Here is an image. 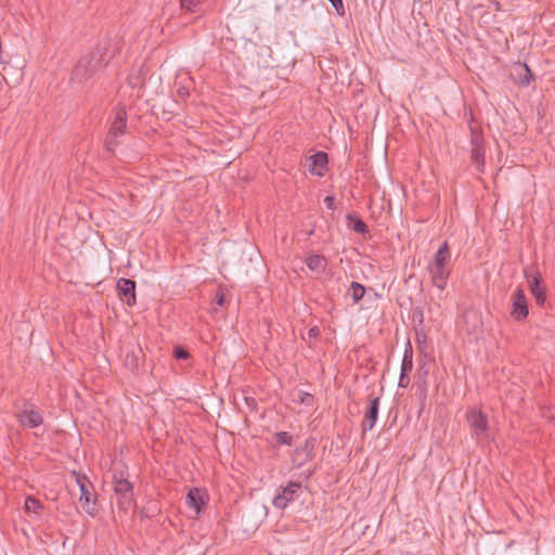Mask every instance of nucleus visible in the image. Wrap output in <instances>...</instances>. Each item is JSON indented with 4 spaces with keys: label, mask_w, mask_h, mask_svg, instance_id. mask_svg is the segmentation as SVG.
I'll list each match as a JSON object with an SVG mask.
<instances>
[{
    "label": "nucleus",
    "mask_w": 555,
    "mask_h": 555,
    "mask_svg": "<svg viewBox=\"0 0 555 555\" xmlns=\"http://www.w3.org/2000/svg\"><path fill=\"white\" fill-rule=\"evenodd\" d=\"M324 204L327 209H334L335 208V197L333 195L325 196Z\"/></svg>",
    "instance_id": "72a5a7b5"
},
{
    "label": "nucleus",
    "mask_w": 555,
    "mask_h": 555,
    "mask_svg": "<svg viewBox=\"0 0 555 555\" xmlns=\"http://www.w3.org/2000/svg\"><path fill=\"white\" fill-rule=\"evenodd\" d=\"M114 492L117 500V506L120 511L127 513L133 505V485L126 478L122 473L113 476Z\"/></svg>",
    "instance_id": "7ed1b4c3"
},
{
    "label": "nucleus",
    "mask_w": 555,
    "mask_h": 555,
    "mask_svg": "<svg viewBox=\"0 0 555 555\" xmlns=\"http://www.w3.org/2000/svg\"><path fill=\"white\" fill-rule=\"evenodd\" d=\"M299 400L305 405H312L314 399H313V396L311 393L306 392V391H300L299 392Z\"/></svg>",
    "instance_id": "cd10ccee"
},
{
    "label": "nucleus",
    "mask_w": 555,
    "mask_h": 555,
    "mask_svg": "<svg viewBox=\"0 0 555 555\" xmlns=\"http://www.w3.org/2000/svg\"><path fill=\"white\" fill-rule=\"evenodd\" d=\"M315 470H317L315 467L312 469H308L307 472L300 474V477H302L305 480H308L314 475Z\"/></svg>",
    "instance_id": "e433bc0d"
},
{
    "label": "nucleus",
    "mask_w": 555,
    "mask_h": 555,
    "mask_svg": "<svg viewBox=\"0 0 555 555\" xmlns=\"http://www.w3.org/2000/svg\"><path fill=\"white\" fill-rule=\"evenodd\" d=\"M427 271L430 274L431 283L434 286L443 291L447 286L450 276V267H438L427 264Z\"/></svg>",
    "instance_id": "ddd939ff"
},
{
    "label": "nucleus",
    "mask_w": 555,
    "mask_h": 555,
    "mask_svg": "<svg viewBox=\"0 0 555 555\" xmlns=\"http://www.w3.org/2000/svg\"><path fill=\"white\" fill-rule=\"evenodd\" d=\"M14 415L18 423L26 428H37L43 423L42 415L31 403H24L23 408L17 409Z\"/></svg>",
    "instance_id": "423d86ee"
},
{
    "label": "nucleus",
    "mask_w": 555,
    "mask_h": 555,
    "mask_svg": "<svg viewBox=\"0 0 555 555\" xmlns=\"http://www.w3.org/2000/svg\"><path fill=\"white\" fill-rule=\"evenodd\" d=\"M153 509L151 507H142L138 511V515L141 519L151 518Z\"/></svg>",
    "instance_id": "c756f323"
},
{
    "label": "nucleus",
    "mask_w": 555,
    "mask_h": 555,
    "mask_svg": "<svg viewBox=\"0 0 555 555\" xmlns=\"http://www.w3.org/2000/svg\"><path fill=\"white\" fill-rule=\"evenodd\" d=\"M73 476H75V480L80 490L79 502L81 504L82 509L91 517H94L98 509V496L92 493L93 486L89 480L88 476L76 470H73Z\"/></svg>",
    "instance_id": "f03ea898"
},
{
    "label": "nucleus",
    "mask_w": 555,
    "mask_h": 555,
    "mask_svg": "<svg viewBox=\"0 0 555 555\" xmlns=\"http://www.w3.org/2000/svg\"><path fill=\"white\" fill-rule=\"evenodd\" d=\"M225 295L223 293H218L215 297V304L219 307H223L225 304Z\"/></svg>",
    "instance_id": "f704fd0d"
},
{
    "label": "nucleus",
    "mask_w": 555,
    "mask_h": 555,
    "mask_svg": "<svg viewBox=\"0 0 555 555\" xmlns=\"http://www.w3.org/2000/svg\"><path fill=\"white\" fill-rule=\"evenodd\" d=\"M467 422L472 429V435L477 440L491 439L488 416L478 409L470 410L466 415Z\"/></svg>",
    "instance_id": "20e7f679"
},
{
    "label": "nucleus",
    "mask_w": 555,
    "mask_h": 555,
    "mask_svg": "<svg viewBox=\"0 0 555 555\" xmlns=\"http://www.w3.org/2000/svg\"><path fill=\"white\" fill-rule=\"evenodd\" d=\"M109 40L99 42L93 51L79 60L73 70V78L82 82L89 79L98 70L105 67L114 56V52L109 51Z\"/></svg>",
    "instance_id": "f257e3e1"
},
{
    "label": "nucleus",
    "mask_w": 555,
    "mask_h": 555,
    "mask_svg": "<svg viewBox=\"0 0 555 555\" xmlns=\"http://www.w3.org/2000/svg\"><path fill=\"white\" fill-rule=\"evenodd\" d=\"M126 364H127V365H131V366H132V369L138 367V365H139V359H138V357L133 353V354L131 356V360H130V356H129V354H127V358H126Z\"/></svg>",
    "instance_id": "473e14b6"
},
{
    "label": "nucleus",
    "mask_w": 555,
    "mask_h": 555,
    "mask_svg": "<svg viewBox=\"0 0 555 555\" xmlns=\"http://www.w3.org/2000/svg\"><path fill=\"white\" fill-rule=\"evenodd\" d=\"M511 78L520 87H527L534 79V75L526 63L517 62L511 70Z\"/></svg>",
    "instance_id": "f8f14e48"
},
{
    "label": "nucleus",
    "mask_w": 555,
    "mask_h": 555,
    "mask_svg": "<svg viewBox=\"0 0 555 555\" xmlns=\"http://www.w3.org/2000/svg\"><path fill=\"white\" fill-rule=\"evenodd\" d=\"M301 482L289 481L286 486H281L274 496L272 504L275 508L285 509L289 503L294 502L301 491Z\"/></svg>",
    "instance_id": "39448f33"
},
{
    "label": "nucleus",
    "mask_w": 555,
    "mask_h": 555,
    "mask_svg": "<svg viewBox=\"0 0 555 555\" xmlns=\"http://www.w3.org/2000/svg\"><path fill=\"white\" fill-rule=\"evenodd\" d=\"M412 357H413V351H412L411 345H409V347L404 351L402 363H401V372H400L399 383H398L399 387H401V388H406L410 384L409 374L411 373V371L413 369Z\"/></svg>",
    "instance_id": "2eb2a0df"
},
{
    "label": "nucleus",
    "mask_w": 555,
    "mask_h": 555,
    "mask_svg": "<svg viewBox=\"0 0 555 555\" xmlns=\"http://www.w3.org/2000/svg\"><path fill=\"white\" fill-rule=\"evenodd\" d=\"M488 8L493 11L502 10V5L498 0H491Z\"/></svg>",
    "instance_id": "c9c22d12"
},
{
    "label": "nucleus",
    "mask_w": 555,
    "mask_h": 555,
    "mask_svg": "<svg viewBox=\"0 0 555 555\" xmlns=\"http://www.w3.org/2000/svg\"><path fill=\"white\" fill-rule=\"evenodd\" d=\"M206 495L198 489L192 488L186 494V504L194 509L196 515H199L206 506Z\"/></svg>",
    "instance_id": "dca6fc26"
},
{
    "label": "nucleus",
    "mask_w": 555,
    "mask_h": 555,
    "mask_svg": "<svg viewBox=\"0 0 555 555\" xmlns=\"http://www.w3.org/2000/svg\"><path fill=\"white\" fill-rule=\"evenodd\" d=\"M339 15L345 14L343 0H328Z\"/></svg>",
    "instance_id": "c85d7f7f"
},
{
    "label": "nucleus",
    "mask_w": 555,
    "mask_h": 555,
    "mask_svg": "<svg viewBox=\"0 0 555 555\" xmlns=\"http://www.w3.org/2000/svg\"><path fill=\"white\" fill-rule=\"evenodd\" d=\"M451 253L448 242H444L434 255L433 260L428 263L438 267H449Z\"/></svg>",
    "instance_id": "6ab92c4d"
},
{
    "label": "nucleus",
    "mask_w": 555,
    "mask_h": 555,
    "mask_svg": "<svg viewBox=\"0 0 555 555\" xmlns=\"http://www.w3.org/2000/svg\"><path fill=\"white\" fill-rule=\"evenodd\" d=\"M317 446V439L314 437H309L306 439L305 443L300 447H297L292 454V463L295 468H300L307 462L313 459V450Z\"/></svg>",
    "instance_id": "0eeeda50"
},
{
    "label": "nucleus",
    "mask_w": 555,
    "mask_h": 555,
    "mask_svg": "<svg viewBox=\"0 0 555 555\" xmlns=\"http://www.w3.org/2000/svg\"><path fill=\"white\" fill-rule=\"evenodd\" d=\"M379 411V397L370 396L367 406L364 412V417L361 423L362 438H364L367 430H372L378 418Z\"/></svg>",
    "instance_id": "6e6552de"
},
{
    "label": "nucleus",
    "mask_w": 555,
    "mask_h": 555,
    "mask_svg": "<svg viewBox=\"0 0 555 555\" xmlns=\"http://www.w3.org/2000/svg\"><path fill=\"white\" fill-rule=\"evenodd\" d=\"M24 509L27 514L39 515L43 509V504L37 498L29 495L25 500Z\"/></svg>",
    "instance_id": "5701e85b"
},
{
    "label": "nucleus",
    "mask_w": 555,
    "mask_h": 555,
    "mask_svg": "<svg viewBox=\"0 0 555 555\" xmlns=\"http://www.w3.org/2000/svg\"><path fill=\"white\" fill-rule=\"evenodd\" d=\"M119 137L120 135L113 134L111 132L107 133L105 143H104L106 151H108L111 153L115 152L116 147L119 145V141H118Z\"/></svg>",
    "instance_id": "393cba45"
},
{
    "label": "nucleus",
    "mask_w": 555,
    "mask_h": 555,
    "mask_svg": "<svg viewBox=\"0 0 555 555\" xmlns=\"http://www.w3.org/2000/svg\"><path fill=\"white\" fill-rule=\"evenodd\" d=\"M114 111L115 116L108 132L122 135L127 129V111L125 106H117Z\"/></svg>",
    "instance_id": "f3484780"
},
{
    "label": "nucleus",
    "mask_w": 555,
    "mask_h": 555,
    "mask_svg": "<svg viewBox=\"0 0 555 555\" xmlns=\"http://www.w3.org/2000/svg\"><path fill=\"white\" fill-rule=\"evenodd\" d=\"M180 5L182 10L195 13L201 10L202 2L199 0H180Z\"/></svg>",
    "instance_id": "b1692460"
},
{
    "label": "nucleus",
    "mask_w": 555,
    "mask_h": 555,
    "mask_svg": "<svg viewBox=\"0 0 555 555\" xmlns=\"http://www.w3.org/2000/svg\"><path fill=\"white\" fill-rule=\"evenodd\" d=\"M308 162H310V173L318 177H323L325 175V169L328 164V155L326 152L319 151L314 153L313 155L309 156Z\"/></svg>",
    "instance_id": "4468645a"
},
{
    "label": "nucleus",
    "mask_w": 555,
    "mask_h": 555,
    "mask_svg": "<svg viewBox=\"0 0 555 555\" xmlns=\"http://www.w3.org/2000/svg\"><path fill=\"white\" fill-rule=\"evenodd\" d=\"M307 334L309 339H317L320 336L321 332L319 326H312L308 330Z\"/></svg>",
    "instance_id": "2f4dec72"
},
{
    "label": "nucleus",
    "mask_w": 555,
    "mask_h": 555,
    "mask_svg": "<svg viewBox=\"0 0 555 555\" xmlns=\"http://www.w3.org/2000/svg\"><path fill=\"white\" fill-rule=\"evenodd\" d=\"M347 225L352 231H354L358 234L366 235L369 234V227L366 223L356 214H348L346 216Z\"/></svg>",
    "instance_id": "aec40b11"
},
{
    "label": "nucleus",
    "mask_w": 555,
    "mask_h": 555,
    "mask_svg": "<svg viewBox=\"0 0 555 555\" xmlns=\"http://www.w3.org/2000/svg\"><path fill=\"white\" fill-rule=\"evenodd\" d=\"M512 315L517 321H522L528 317V304L522 288H517L513 294Z\"/></svg>",
    "instance_id": "9b49d317"
},
{
    "label": "nucleus",
    "mask_w": 555,
    "mask_h": 555,
    "mask_svg": "<svg viewBox=\"0 0 555 555\" xmlns=\"http://www.w3.org/2000/svg\"><path fill=\"white\" fill-rule=\"evenodd\" d=\"M525 276L530 287V292L539 306H543L546 300V289L542 278L525 270Z\"/></svg>",
    "instance_id": "9d476101"
},
{
    "label": "nucleus",
    "mask_w": 555,
    "mask_h": 555,
    "mask_svg": "<svg viewBox=\"0 0 555 555\" xmlns=\"http://www.w3.org/2000/svg\"><path fill=\"white\" fill-rule=\"evenodd\" d=\"M172 356L177 359V360H188L191 354L189 352L188 349H185L184 347L182 346H176L173 348V351H172Z\"/></svg>",
    "instance_id": "bb28decb"
},
{
    "label": "nucleus",
    "mask_w": 555,
    "mask_h": 555,
    "mask_svg": "<svg viewBox=\"0 0 555 555\" xmlns=\"http://www.w3.org/2000/svg\"><path fill=\"white\" fill-rule=\"evenodd\" d=\"M472 145V160L476 165L477 170L482 172L485 167V150L479 143L478 137H473Z\"/></svg>",
    "instance_id": "a211bd4d"
},
{
    "label": "nucleus",
    "mask_w": 555,
    "mask_h": 555,
    "mask_svg": "<svg viewBox=\"0 0 555 555\" xmlns=\"http://www.w3.org/2000/svg\"><path fill=\"white\" fill-rule=\"evenodd\" d=\"M423 318V310L421 308H414L412 311L413 321H418V323L422 324Z\"/></svg>",
    "instance_id": "7c9ffc66"
},
{
    "label": "nucleus",
    "mask_w": 555,
    "mask_h": 555,
    "mask_svg": "<svg viewBox=\"0 0 555 555\" xmlns=\"http://www.w3.org/2000/svg\"><path fill=\"white\" fill-rule=\"evenodd\" d=\"M306 264L311 271L323 272L326 267L325 257L317 254L309 255Z\"/></svg>",
    "instance_id": "412c9836"
},
{
    "label": "nucleus",
    "mask_w": 555,
    "mask_h": 555,
    "mask_svg": "<svg viewBox=\"0 0 555 555\" xmlns=\"http://www.w3.org/2000/svg\"><path fill=\"white\" fill-rule=\"evenodd\" d=\"M137 283L134 280L120 278L116 283V291L121 301L132 307L137 302L135 297Z\"/></svg>",
    "instance_id": "1a4fd4ad"
},
{
    "label": "nucleus",
    "mask_w": 555,
    "mask_h": 555,
    "mask_svg": "<svg viewBox=\"0 0 555 555\" xmlns=\"http://www.w3.org/2000/svg\"><path fill=\"white\" fill-rule=\"evenodd\" d=\"M274 438L279 444L292 446L293 437L287 431H279L274 435Z\"/></svg>",
    "instance_id": "a878e982"
},
{
    "label": "nucleus",
    "mask_w": 555,
    "mask_h": 555,
    "mask_svg": "<svg viewBox=\"0 0 555 555\" xmlns=\"http://www.w3.org/2000/svg\"><path fill=\"white\" fill-rule=\"evenodd\" d=\"M349 294L352 298L353 304H359L366 294V287L359 282H351L349 286Z\"/></svg>",
    "instance_id": "4be33fe9"
}]
</instances>
